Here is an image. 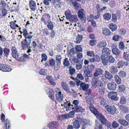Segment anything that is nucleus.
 <instances>
[{"label": "nucleus", "instance_id": "58836bf2", "mask_svg": "<svg viewBox=\"0 0 129 129\" xmlns=\"http://www.w3.org/2000/svg\"><path fill=\"white\" fill-rule=\"evenodd\" d=\"M83 69L84 73L86 75H88L91 74H90V72L88 70V67H83Z\"/></svg>", "mask_w": 129, "mask_h": 129}, {"label": "nucleus", "instance_id": "1a4fd4ad", "mask_svg": "<svg viewBox=\"0 0 129 129\" xmlns=\"http://www.w3.org/2000/svg\"><path fill=\"white\" fill-rule=\"evenodd\" d=\"M100 81L98 78H95L93 77V79H92L91 84L92 86L94 88H96L99 86V83Z\"/></svg>", "mask_w": 129, "mask_h": 129}, {"label": "nucleus", "instance_id": "79ce46f5", "mask_svg": "<svg viewBox=\"0 0 129 129\" xmlns=\"http://www.w3.org/2000/svg\"><path fill=\"white\" fill-rule=\"evenodd\" d=\"M73 127L75 129H78L80 127L79 121L77 120L75 121L73 123Z\"/></svg>", "mask_w": 129, "mask_h": 129}, {"label": "nucleus", "instance_id": "72a5a7b5", "mask_svg": "<svg viewBox=\"0 0 129 129\" xmlns=\"http://www.w3.org/2000/svg\"><path fill=\"white\" fill-rule=\"evenodd\" d=\"M89 109L91 112L96 116L98 114H100L99 113L97 109L94 107L91 106L89 107Z\"/></svg>", "mask_w": 129, "mask_h": 129}, {"label": "nucleus", "instance_id": "423d86ee", "mask_svg": "<svg viewBox=\"0 0 129 129\" xmlns=\"http://www.w3.org/2000/svg\"><path fill=\"white\" fill-rule=\"evenodd\" d=\"M104 71L101 69L100 68H96L95 70V72L93 73L94 77L98 78L99 75H102L103 74Z\"/></svg>", "mask_w": 129, "mask_h": 129}, {"label": "nucleus", "instance_id": "f3484780", "mask_svg": "<svg viewBox=\"0 0 129 129\" xmlns=\"http://www.w3.org/2000/svg\"><path fill=\"white\" fill-rule=\"evenodd\" d=\"M118 122L121 125L124 127H126L129 125V122L126 120L122 119H118Z\"/></svg>", "mask_w": 129, "mask_h": 129}, {"label": "nucleus", "instance_id": "393cba45", "mask_svg": "<svg viewBox=\"0 0 129 129\" xmlns=\"http://www.w3.org/2000/svg\"><path fill=\"white\" fill-rule=\"evenodd\" d=\"M68 102H64L63 106L65 108H66V110L69 111L72 108V107L73 106V105L70 104V103H68Z\"/></svg>", "mask_w": 129, "mask_h": 129}, {"label": "nucleus", "instance_id": "ea45409f", "mask_svg": "<svg viewBox=\"0 0 129 129\" xmlns=\"http://www.w3.org/2000/svg\"><path fill=\"white\" fill-rule=\"evenodd\" d=\"M47 27L49 30H52L54 27V25L51 21H49L48 22Z\"/></svg>", "mask_w": 129, "mask_h": 129}, {"label": "nucleus", "instance_id": "b1692460", "mask_svg": "<svg viewBox=\"0 0 129 129\" xmlns=\"http://www.w3.org/2000/svg\"><path fill=\"white\" fill-rule=\"evenodd\" d=\"M73 109H75L76 112H83L84 111L85 109L83 108L80 106H76L72 108Z\"/></svg>", "mask_w": 129, "mask_h": 129}, {"label": "nucleus", "instance_id": "9d476101", "mask_svg": "<svg viewBox=\"0 0 129 129\" xmlns=\"http://www.w3.org/2000/svg\"><path fill=\"white\" fill-rule=\"evenodd\" d=\"M117 96V93L114 91L110 92L108 95V96L109 98H110L111 100L115 101H117L118 99V98Z\"/></svg>", "mask_w": 129, "mask_h": 129}, {"label": "nucleus", "instance_id": "680f3d73", "mask_svg": "<svg viewBox=\"0 0 129 129\" xmlns=\"http://www.w3.org/2000/svg\"><path fill=\"white\" fill-rule=\"evenodd\" d=\"M72 61L74 63H77L81 60H79L75 57H74L72 58Z\"/></svg>", "mask_w": 129, "mask_h": 129}, {"label": "nucleus", "instance_id": "f257e3e1", "mask_svg": "<svg viewBox=\"0 0 129 129\" xmlns=\"http://www.w3.org/2000/svg\"><path fill=\"white\" fill-rule=\"evenodd\" d=\"M102 62L103 65H107L108 62L113 63L115 61V59L111 55L108 56L106 58L104 55H102L101 56Z\"/></svg>", "mask_w": 129, "mask_h": 129}, {"label": "nucleus", "instance_id": "aec40b11", "mask_svg": "<svg viewBox=\"0 0 129 129\" xmlns=\"http://www.w3.org/2000/svg\"><path fill=\"white\" fill-rule=\"evenodd\" d=\"M56 96L57 100L60 102L62 100L63 96V94H61V92L60 91L57 92Z\"/></svg>", "mask_w": 129, "mask_h": 129}, {"label": "nucleus", "instance_id": "0e129e2a", "mask_svg": "<svg viewBox=\"0 0 129 129\" xmlns=\"http://www.w3.org/2000/svg\"><path fill=\"white\" fill-rule=\"evenodd\" d=\"M89 22H91V25L94 27L96 26V24L94 20L93 19H90L88 20Z\"/></svg>", "mask_w": 129, "mask_h": 129}, {"label": "nucleus", "instance_id": "7ed1b4c3", "mask_svg": "<svg viewBox=\"0 0 129 129\" xmlns=\"http://www.w3.org/2000/svg\"><path fill=\"white\" fill-rule=\"evenodd\" d=\"M105 108L108 112L111 115L115 114L116 112V108L113 105H106L105 106Z\"/></svg>", "mask_w": 129, "mask_h": 129}, {"label": "nucleus", "instance_id": "2f4dec72", "mask_svg": "<svg viewBox=\"0 0 129 129\" xmlns=\"http://www.w3.org/2000/svg\"><path fill=\"white\" fill-rule=\"evenodd\" d=\"M102 32L103 35L106 36L110 35L111 32L108 29L105 27L104 28H103Z\"/></svg>", "mask_w": 129, "mask_h": 129}, {"label": "nucleus", "instance_id": "603ef678", "mask_svg": "<svg viewBox=\"0 0 129 129\" xmlns=\"http://www.w3.org/2000/svg\"><path fill=\"white\" fill-rule=\"evenodd\" d=\"M111 20L112 21L116 23L117 22V16L116 14H112Z\"/></svg>", "mask_w": 129, "mask_h": 129}, {"label": "nucleus", "instance_id": "f03ea898", "mask_svg": "<svg viewBox=\"0 0 129 129\" xmlns=\"http://www.w3.org/2000/svg\"><path fill=\"white\" fill-rule=\"evenodd\" d=\"M96 116L97 118L100 120L101 123L105 126L110 125V122L108 121L102 114H99Z\"/></svg>", "mask_w": 129, "mask_h": 129}, {"label": "nucleus", "instance_id": "864d4df0", "mask_svg": "<svg viewBox=\"0 0 129 129\" xmlns=\"http://www.w3.org/2000/svg\"><path fill=\"white\" fill-rule=\"evenodd\" d=\"M93 58L94 61L95 62H99L100 60V58L98 55H94L93 57Z\"/></svg>", "mask_w": 129, "mask_h": 129}, {"label": "nucleus", "instance_id": "09e8293b", "mask_svg": "<svg viewBox=\"0 0 129 129\" xmlns=\"http://www.w3.org/2000/svg\"><path fill=\"white\" fill-rule=\"evenodd\" d=\"M101 104L103 106L107 105L108 103V101L104 98H102L100 102Z\"/></svg>", "mask_w": 129, "mask_h": 129}, {"label": "nucleus", "instance_id": "6ab92c4d", "mask_svg": "<svg viewBox=\"0 0 129 129\" xmlns=\"http://www.w3.org/2000/svg\"><path fill=\"white\" fill-rule=\"evenodd\" d=\"M104 75L105 78L108 80H111L113 78V76L107 70L105 71Z\"/></svg>", "mask_w": 129, "mask_h": 129}, {"label": "nucleus", "instance_id": "c85d7f7f", "mask_svg": "<svg viewBox=\"0 0 129 129\" xmlns=\"http://www.w3.org/2000/svg\"><path fill=\"white\" fill-rule=\"evenodd\" d=\"M109 28L111 29V31L113 32L116 30L117 29V26L113 23H110L109 25Z\"/></svg>", "mask_w": 129, "mask_h": 129}, {"label": "nucleus", "instance_id": "9b49d317", "mask_svg": "<svg viewBox=\"0 0 129 129\" xmlns=\"http://www.w3.org/2000/svg\"><path fill=\"white\" fill-rule=\"evenodd\" d=\"M61 0H53L52 3L53 5L56 9L61 8V3L59 2Z\"/></svg>", "mask_w": 129, "mask_h": 129}, {"label": "nucleus", "instance_id": "de8ad7c7", "mask_svg": "<svg viewBox=\"0 0 129 129\" xmlns=\"http://www.w3.org/2000/svg\"><path fill=\"white\" fill-rule=\"evenodd\" d=\"M65 15L66 18L68 19L70 18V17L72 15L71 14V11L69 10L65 11Z\"/></svg>", "mask_w": 129, "mask_h": 129}, {"label": "nucleus", "instance_id": "ddd939ff", "mask_svg": "<svg viewBox=\"0 0 129 129\" xmlns=\"http://www.w3.org/2000/svg\"><path fill=\"white\" fill-rule=\"evenodd\" d=\"M29 7L30 9L33 11H34L37 9V6L36 3L34 1L31 0L29 3Z\"/></svg>", "mask_w": 129, "mask_h": 129}, {"label": "nucleus", "instance_id": "c9c22d12", "mask_svg": "<svg viewBox=\"0 0 129 129\" xmlns=\"http://www.w3.org/2000/svg\"><path fill=\"white\" fill-rule=\"evenodd\" d=\"M112 52L113 54L116 55H118L120 53V50L117 48H112Z\"/></svg>", "mask_w": 129, "mask_h": 129}, {"label": "nucleus", "instance_id": "37998d69", "mask_svg": "<svg viewBox=\"0 0 129 129\" xmlns=\"http://www.w3.org/2000/svg\"><path fill=\"white\" fill-rule=\"evenodd\" d=\"M125 87L123 85H120L119 86L118 90L121 93H123L125 90Z\"/></svg>", "mask_w": 129, "mask_h": 129}, {"label": "nucleus", "instance_id": "412c9836", "mask_svg": "<svg viewBox=\"0 0 129 129\" xmlns=\"http://www.w3.org/2000/svg\"><path fill=\"white\" fill-rule=\"evenodd\" d=\"M69 21L72 22H76L78 21L77 16L74 14L72 15L69 19Z\"/></svg>", "mask_w": 129, "mask_h": 129}, {"label": "nucleus", "instance_id": "4c0bfd02", "mask_svg": "<svg viewBox=\"0 0 129 129\" xmlns=\"http://www.w3.org/2000/svg\"><path fill=\"white\" fill-rule=\"evenodd\" d=\"M62 59V57L61 55L59 54L57 55L56 56V59L57 64L58 65H60L61 64V60Z\"/></svg>", "mask_w": 129, "mask_h": 129}, {"label": "nucleus", "instance_id": "f8f14e48", "mask_svg": "<svg viewBox=\"0 0 129 129\" xmlns=\"http://www.w3.org/2000/svg\"><path fill=\"white\" fill-rule=\"evenodd\" d=\"M107 86L108 88L110 90H114L116 87V84L114 82L108 83Z\"/></svg>", "mask_w": 129, "mask_h": 129}, {"label": "nucleus", "instance_id": "4be33fe9", "mask_svg": "<svg viewBox=\"0 0 129 129\" xmlns=\"http://www.w3.org/2000/svg\"><path fill=\"white\" fill-rule=\"evenodd\" d=\"M80 88L83 90H86L89 87V85L87 84H86L84 83L81 82L80 84Z\"/></svg>", "mask_w": 129, "mask_h": 129}, {"label": "nucleus", "instance_id": "49530a36", "mask_svg": "<svg viewBox=\"0 0 129 129\" xmlns=\"http://www.w3.org/2000/svg\"><path fill=\"white\" fill-rule=\"evenodd\" d=\"M82 39V36L81 35H78L76 38V43H79L81 41Z\"/></svg>", "mask_w": 129, "mask_h": 129}, {"label": "nucleus", "instance_id": "5701e85b", "mask_svg": "<svg viewBox=\"0 0 129 129\" xmlns=\"http://www.w3.org/2000/svg\"><path fill=\"white\" fill-rule=\"evenodd\" d=\"M102 51L103 55L105 56L110 54L111 52L109 48L106 47L103 48Z\"/></svg>", "mask_w": 129, "mask_h": 129}, {"label": "nucleus", "instance_id": "c756f323", "mask_svg": "<svg viewBox=\"0 0 129 129\" xmlns=\"http://www.w3.org/2000/svg\"><path fill=\"white\" fill-rule=\"evenodd\" d=\"M63 64L64 66L63 67L64 68L66 67H69L70 66V64L68 59L67 58H66L63 59Z\"/></svg>", "mask_w": 129, "mask_h": 129}, {"label": "nucleus", "instance_id": "473e14b6", "mask_svg": "<svg viewBox=\"0 0 129 129\" xmlns=\"http://www.w3.org/2000/svg\"><path fill=\"white\" fill-rule=\"evenodd\" d=\"M104 18L106 20H110L111 18V15L110 13H106L103 14Z\"/></svg>", "mask_w": 129, "mask_h": 129}, {"label": "nucleus", "instance_id": "2eb2a0df", "mask_svg": "<svg viewBox=\"0 0 129 129\" xmlns=\"http://www.w3.org/2000/svg\"><path fill=\"white\" fill-rule=\"evenodd\" d=\"M61 85L63 89L67 93H69L71 92L70 88L68 86V84L66 82H61Z\"/></svg>", "mask_w": 129, "mask_h": 129}, {"label": "nucleus", "instance_id": "bb28decb", "mask_svg": "<svg viewBox=\"0 0 129 129\" xmlns=\"http://www.w3.org/2000/svg\"><path fill=\"white\" fill-rule=\"evenodd\" d=\"M128 64V63L127 61L125 62L123 61H120L117 64L118 67L119 68H121L124 66H127Z\"/></svg>", "mask_w": 129, "mask_h": 129}, {"label": "nucleus", "instance_id": "7c9ffc66", "mask_svg": "<svg viewBox=\"0 0 129 129\" xmlns=\"http://www.w3.org/2000/svg\"><path fill=\"white\" fill-rule=\"evenodd\" d=\"M4 52V56L7 57L10 52V49L7 48L5 47L3 49Z\"/></svg>", "mask_w": 129, "mask_h": 129}, {"label": "nucleus", "instance_id": "4468645a", "mask_svg": "<svg viewBox=\"0 0 129 129\" xmlns=\"http://www.w3.org/2000/svg\"><path fill=\"white\" fill-rule=\"evenodd\" d=\"M107 45L106 41L105 40L99 42L97 44V46L99 48H105Z\"/></svg>", "mask_w": 129, "mask_h": 129}, {"label": "nucleus", "instance_id": "20e7f679", "mask_svg": "<svg viewBox=\"0 0 129 129\" xmlns=\"http://www.w3.org/2000/svg\"><path fill=\"white\" fill-rule=\"evenodd\" d=\"M78 16L79 18L81 20L83 23H85L86 19L85 18V12L83 9L79 10L78 12Z\"/></svg>", "mask_w": 129, "mask_h": 129}, {"label": "nucleus", "instance_id": "8fccbe9b", "mask_svg": "<svg viewBox=\"0 0 129 129\" xmlns=\"http://www.w3.org/2000/svg\"><path fill=\"white\" fill-rule=\"evenodd\" d=\"M119 75L120 76L121 78L125 77L126 75V73L125 72L123 71H120L119 73Z\"/></svg>", "mask_w": 129, "mask_h": 129}, {"label": "nucleus", "instance_id": "0eeeda50", "mask_svg": "<svg viewBox=\"0 0 129 129\" xmlns=\"http://www.w3.org/2000/svg\"><path fill=\"white\" fill-rule=\"evenodd\" d=\"M71 78H72L73 79L75 80V81L76 82V84L77 86H79L81 81H80L78 78H79L80 80H82L83 79V77L81 74H78L77 77L74 78L73 77H71Z\"/></svg>", "mask_w": 129, "mask_h": 129}, {"label": "nucleus", "instance_id": "052dcab7", "mask_svg": "<svg viewBox=\"0 0 129 129\" xmlns=\"http://www.w3.org/2000/svg\"><path fill=\"white\" fill-rule=\"evenodd\" d=\"M42 60L41 62H42L43 61H45L47 59V57L45 54H42Z\"/></svg>", "mask_w": 129, "mask_h": 129}, {"label": "nucleus", "instance_id": "a878e982", "mask_svg": "<svg viewBox=\"0 0 129 129\" xmlns=\"http://www.w3.org/2000/svg\"><path fill=\"white\" fill-rule=\"evenodd\" d=\"M71 2L73 7L76 10H78V9L81 8L80 4L75 0Z\"/></svg>", "mask_w": 129, "mask_h": 129}, {"label": "nucleus", "instance_id": "39448f33", "mask_svg": "<svg viewBox=\"0 0 129 129\" xmlns=\"http://www.w3.org/2000/svg\"><path fill=\"white\" fill-rule=\"evenodd\" d=\"M30 40H26V39H25L22 41L21 42L22 49H26L27 48H30Z\"/></svg>", "mask_w": 129, "mask_h": 129}, {"label": "nucleus", "instance_id": "774afa93", "mask_svg": "<svg viewBox=\"0 0 129 129\" xmlns=\"http://www.w3.org/2000/svg\"><path fill=\"white\" fill-rule=\"evenodd\" d=\"M76 49L77 51L82 52V49L81 45H77L76 46Z\"/></svg>", "mask_w": 129, "mask_h": 129}, {"label": "nucleus", "instance_id": "dca6fc26", "mask_svg": "<svg viewBox=\"0 0 129 129\" xmlns=\"http://www.w3.org/2000/svg\"><path fill=\"white\" fill-rule=\"evenodd\" d=\"M11 50L12 52V55L14 58H17L19 56L17 50L15 47L12 46Z\"/></svg>", "mask_w": 129, "mask_h": 129}, {"label": "nucleus", "instance_id": "4d7b16f0", "mask_svg": "<svg viewBox=\"0 0 129 129\" xmlns=\"http://www.w3.org/2000/svg\"><path fill=\"white\" fill-rule=\"evenodd\" d=\"M124 58L128 61H129V53L126 52L124 53L123 55Z\"/></svg>", "mask_w": 129, "mask_h": 129}, {"label": "nucleus", "instance_id": "a18cd8bd", "mask_svg": "<svg viewBox=\"0 0 129 129\" xmlns=\"http://www.w3.org/2000/svg\"><path fill=\"white\" fill-rule=\"evenodd\" d=\"M69 71L70 74L71 75H73L76 74V70L71 66L69 67Z\"/></svg>", "mask_w": 129, "mask_h": 129}, {"label": "nucleus", "instance_id": "e2e57ef3", "mask_svg": "<svg viewBox=\"0 0 129 129\" xmlns=\"http://www.w3.org/2000/svg\"><path fill=\"white\" fill-rule=\"evenodd\" d=\"M24 37L25 38V39H26V40H30V41H31V39L33 37V36L30 35L29 33H28L26 35V36H24Z\"/></svg>", "mask_w": 129, "mask_h": 129}, {"label": "nucleus", "instance_id": "338daca9", "mask_svg": "<svg viewBox=\"0 0 129 129\" xmlns=\"http://www.w3.org/2000/svg\"><path fill=\"white\" fill-rule=\"evenodd\" d=\"M119 39V37L117 35H115L112 37V40L114 41H118Z\"/></svg>", "mask_w": 129, "mask_h": 129}, {"label": "nucleus", "instance_id": "3c124183", "mask_svg": "<svg viewBox=\"0 0 129 129\" xmlns=\"http://www.w3.org/2000/svg\"><path fill=\"white\" fill-rule=\"evenodd\" d=\"M105 88L103 87L99 88L98 90V92H99V94L101 95L104 94L105 93Z\"/></svg>", "mask_w": 129, "mask_h": 129}, {"label": "nucleus", "instance_id": "69168bd1", "mask_svg": "<svg viewBox=\"0 0 129 129\" xmlns=\"http://www.w3.org/2000/svg\"><path fill=\"white\" fill-rule=\"evenodd\" d=\"M4 72H10V71L12 69L11 67L8 66L6 65Z\"/></svg>", "mask_w": 129, "mask_h": 129}, {"label": "nucleus", "instance_id": "6e6d98bb", "mask_svg": "<svg viewBox=\"0 0 129 129\" xmlns=\"http://www.w3.org/2000/svg\"><path fill=\"white\" fill-rule=\"evenodd\" d=\"M16 24L13 21H11L10 23V26L11 28L13 29H16V28L15 27Z\"/></svg>", "mask_w": 129, "mask_h": 129}, {"label": "nucleus", "instance_id": "c03bdc74", "mask_svg": "<svg viewBox=\"0 0 129 129\" xmlns=\"http://www.w3.org/2000/svg\"><path fill=\"white\" fill-rule=\"evenodd\" d=\"M83 64V61L81 60L77 63L76 64V68L77 70H79L81 69Z\"/></svg>", "mask_w": 129, "mask_h": 129}, {"label": "nucleus", "instance_id": "a211bd4d", "mask_svg": "<svg viewBox=\"0 0 129 129\" xmlns=\"http://www.w3.org/2000/svg\"><path fill=\"white\" fill-rule=\"evenodd\" d=\"M58 123L56 121H52L48 124V126L49 128L52 129L56 128L57 126Z\"/></svg>", "mask_w": 129, "mask_h": 129}, {"label": "nucleus", "instance_id": "5fc2aeb1", "mask_svg": "<svg viewBox=\"0 0 129 129\" xmlns=\"http://www.w3.org/2000/svg\"><path fill=\"white\" fill-rule=\"evenodd\" d=\"M118 33L120 35H124L126 33V30L125 29H121L119 30Z\"/></svg>", "mask_w": 129, "mask_h": 129}, {"label": "nucleus", "instance_id": "f704fd0d", "mask_svg": "<svg viewBox=\"0 0 129 129\" xmlns=\"http://www.w3.org/2000/svg\"><path fill=\"white\" fill-rule=\"evenodd\" d=\"M119 108L124 113H127L128 112L129 110L128 108L124 106L121 105L119 106Z\"/></svg>", "mask_w": 129, "mask_h": 129}, {"label": "nucleus", "instance_id": "cd10ccee", "mask_svg": "<svg viewBox=\"0 0 129 129\" xmlns=\"http://www.w3.org/2000/svg\"><path fill=\"white\" fill-rule=\"evenodd\" d=\"M117 68L115 66H111L110 68V71L112 74H115L118 72Z\"/></svg>", "mask_w": 129, "mask_h": 129}, {"label": "nucleus", "instance_id": "13d9d810", "mask_svg": "<svg viewBox=\"0 0 129 129\" xmlns=\"http://www.w3.org/2000/svg\"><path fill=\"white\" fill-rule=\"evenodd\" d=\"M49 62L51 66L53 67L55 66V61L53 59H51L49 60Z\"/></svg>", "mask_w": 129, "mask_h": 129}, {"label": "nucleus", "instance_id": "e433bc0d", "mask_svg": "<svg viewBox=\"0 0 129 129\" xmlns=\"http://www.w3.org/2000/svg\"><path fill=\"white\" fill-rule=\"evenodd\" d=\"M114 79L115 82L118 84H120L121 82V80L120 78L117 75L114 76Z\"/></svg>", "mask_w": 129, "mask_h": 129}, {"label": "nucleus", "instance_id": "bf43d9fd", "mask_svg": "<svg viewBox=\"0 0 129 129\" xmlns=\"http://www.w3.org/2000/svg\"><path fill=\"white\" fill-rule=\"evenodd\" d=\"M119 124L115 121H113L112 123L113 127L115 128H116L119 126Z\"/></svg>", "mask_w": 129, "mask_h": 129}, {"label": "nucleus", "instance_id": "a19ab883", "mask_svg": "<svg viewBox=\"0 0 129 129\" xmlns=\"http://www.w3.org/2000/svg\"><path fill=\"white\" fill-rule=\"evenodd\" d=\"M127 100L126 97L122 96L120 98V104L122 105L125 104L126 103Z\"/></svg>", "mask_w": 129, "mask_h": 129}, {"label": "nucleus", "instance_id": "6e6552de", "mask_svg": "<svg viewBox=\"0 0 129 129\" xmlns=\"http://www.w3.org/2000/svg\"><path fill=\"white\" fill-rule=\"evenodd\" d=\"M45 90L46 94L49 95V98L53 100V97L54 96V92L53 90L48 87H46L45 88Z\"/></svg>", "mask_w": 129, "mask_h": 129}]
</instances>
